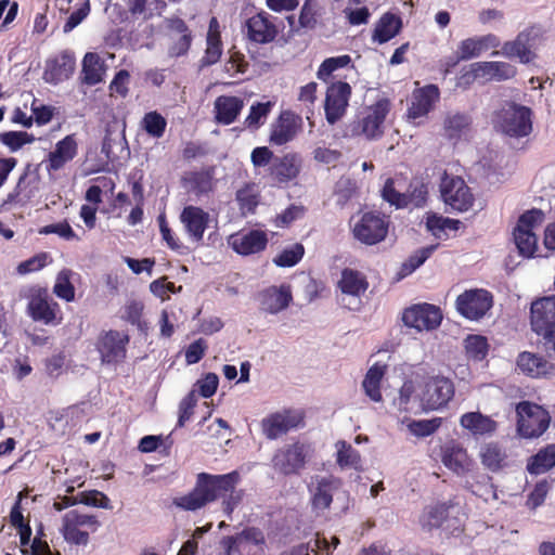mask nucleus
I'll return each mask as SVG.
<instances>
[{"label": "nucleus", "mask_w": 555, "mask_h": 555, "mask_svg": "<svg viewBox=\"0 0 555 555\" xmlns=\"http://www.w3.org/2000/svg\"><path fill=\"white\" fill-rule=\"evenodd\" d=\"M167 127L166 118L158 112L145 113L141 120V128L152 138L159 139L164 135Z\"/></svg>", "instance_id": "obj_48"}, {"label": "nucleus", "mask_w": 555, "mask_h": 555, "mask_svg": "<svg viewBox=\"0 0 555 555\" xmlns=\"http://www.w3.org/2000/svg\"><path fill=\"white\" fill-rule=\"evenodd\" d=\"M221 545L227 555H264L266 539L256 527H247L235 535L224 537Z\"/></svg>", "instance_id": "obj_12"}, {"label": "nucleus", "mask_w": 555, "mask_h": 555, "mask_svg": "<svg viewBox=\"0 0 555 555\" xmlns=\"http://www.w3.org/2000/svg\"><path fill=\"white\" fill-rule=\"evenodd\" d=\"M380 196L385 202L390 206H395L397 209L406 208L404 192H400L396 189V180L393 178L386 179L380 190Z\"/></svg>", "instance_id": "obj_52"}, {"label": "nucleus", "mask_w": 555, "mask_h": 555, "mask_svg": "<svg viewBox=\"0 0 555 555\" xmlns=\"http://www.w3.org/2000/svg\"><path fill=\"white\" fill-rule=\"evenodd\" d=\"M181 182L186 191L194 194L196 197L206 196L216 189V167L206 166L201 169L186 171Z\"/></svg>", "instance_id": "obj_21"}, {"label": "nucleus", "mask_w": 555, "mask_h": 555, "mask_svg": "<svg viewBox=\"0 0 555 555\" xmlns=\"http://www.w3.org/2000/svg\"><path fill=\"white\" fill-rule=\"evenodd\" d=\"M319 13L317 10V4L313 0H306L300 9L299 13V26L304 29H314L318 24Z\"/></svg>", "instance_id": "obj_59"}, {"label": "nucleus", "mask_w": 555, "mask_h": 555, "mask_svg": "<svg viewBox=\"0 0 555 555\" xmlns=\"http://www.w3.org/2000/svg\"><path fill=\"white\" fill-rule=\"evenodd\" d=\"M532 331L543 337V347L550 358L555 359V296L534 300L530 309Z\"/></svg>", "instance_id": "obj_5"}, {"label": "nucleus", "mask_w": 555, "mask_h": 555, "mask_svg": "<svg viewBox=\"0 0 555 555\" xmlns=\"http://www.w3.org/2000/svg\"><path fill=\"white\" fill-rule=\"evenodd\" d=\"M241 479L237 470L221 475L199 473L194 488L188 494L175 498L172 503L183 511L195 512L221 499L222 511L231 518L245 494L243 489H236Z\"/></svg>", "instance_id": "obj_1"}, {"label": "nucleus", "mask_w": 555, "mask_h": 555, "mask_svg": "<svg viewBox=\"0 0 555 555\" xmlns=\"http://www.w3.org/2000/svg\"><path fill=\"white\" fill-rule=\"evenodd\" d=\"M310 453L311 447L308 443L296 441L287 444L275 452L273 468L285 476L296 475L305 467Z\"/></svg>", "instance_id": "obj_16"}, {"label": "nucleus", "mask_w": 555, "mask_h": 555, "mask_svg": "<svg viewBox=\"0 0 555 555\" xmlns=\"http://www.w3.org/2000/svg\"><path fill=\"white\" fill-rule=\"evenodd\" d=\"M197 404V395L195 390H191L179 403V416L177 427H183L194 414Z\"/></svg>", "instance_id": "obj_60"}, {"label": "nucleus", "mask_w": 555, "mask_h": 555, "mask_svg": "<svg viewBox=\"0 0 555 555\" xmlns=\"http://www.w3.org/2000/svg\"><path fill=\"white\" fill-rule=\"evenodd\" d=\"M500 38L494 34H487L479 37L464 39L457 47L456 57L448 63L449 66H455L460 61H467L481 55L489 49L500 47Z\"/></svg>", "instance_id": "obj_22"}, {"label": "nucleus", "mask_w": 555, "mask_h": 555, "mask_svg": "<svg viewBox=\"0 0 555 555\" xmlns=\"http://www.w3.org/2000/svg\"><path fill=\"white\" fill-rule=\"evenodd\" d=\"M474 66H478L479 75L485 82L505 81L517 75L516 66L507 62L483 61L474 63Z\"/></svg>", "instance_id": "obj_33"}, {"label": "nucleus", "mask_w": 555, "mask_h": 555, "mask_svg": "<svg viewBox=\"0 0 555 555\" xmlns=\"http://www.w3.org/2000/svg\"><path fill=\"white\" fill-rule=\"evenodd\" d=\"M389 225V216L377 210H370L359 215V218L354 221L351 231L357 241L372 246L386 238Z\"/></svg>", "instance_id": "obj_9"}, {"label": "nucleus", "mask_w": 555, "mask_h": 555, "mask_svg": "<svg viewBox=\"0 0 555 555\" xmlns=\"http://www.w3.org/2000/svg\"><path fill=\"white\" fill-rule=\"evenodd\" d=\"M385 365L378 363L373 364L366 372L362 382L365 395L374 402H380L383 396L380 392V383L385 375Z\"/></svg>", "instance_id": "obj_42"}, {"label": "nucleus", "mask_w": 555, "mask_h": 555, "mask_svg": "<svg viewBox=\"0 0 555 555\" xmlns=\"http://www.w3.org/2000/svg\"><path fill=\"white\" fill-rule=\"evenodd\" d=\"M21 297L27 300L26 313L34 322L48 326H59L63 323L61 306L53 299L47 287L31 285L23 292Z\"/></svg>", "instance_id": "obj_4"}, {"label": "nucleus", "mask_w": 555, "mask_h": 555, "mask_svg": "<svg viewBox=\"0 0 555 555\" xmlns=\"http://www.w3.org/2000/svg\"><path fill=\"white\" fill-rule=\"evenodd\" d=\"M222 55V41L221 39H206V50L201 59V66L207 67L219 62Z\"/></svg>", "instance_id": "obj_62"}, {"label": "nucleus", "mask_w": 555, "mask_h": 555, "mask_svg": "<svg viewBox=\"0 0 555 555\" xmlns=\"http://www.w3.org/2000/svg\"><path fill=\"white\" fill-rule=\"evenodd\" d=\"M276 18L266 11H260L246 20L244 30L246 38L257 44H267L275 40L279 28L274 21Z\"/></svg>", "instance_id": "obj_20"}, {"label": "nucleus", "mask_w": 555, "mask_h": 555, "mask_svg": "<svg viewBox=\"0 0 555 555\" xmlns=\"http://www.w3.org/2000/svg\"><path fill=\"white\" fill-rule=\"evenodd\" d=\"M351 62V57L348 54L328 57L324 60L319 66L317 76L319 79L326 81L330 76L338 68L347 66Z\"/></svg>", "instance_id": "obj_57"}, {"label": "nucleus", "mask_w": 555, "mask_h": 555, "mask_svg": "<svg viewBox=\"0 0 555 555\" xmlns=\"http://www.w3.org/2000/svg\"><path fill=\"white\" fill-rule=\"evenodd\" d=\"M337 459L336 462L340 467H357L361 461L360 453L353 449L351 444L346 441L337 443Z\"/></svg>", "instance_id": "obj_55"}, {"label": "nucleus", "mask_w": 555, "mask_h": 555, "mask_svg": "<svg viewBox=\"0 0 555 555\" xmlns=\"http://www.w3.org/2000/svg\"><path fill=\"white\" fill-rule=\"evenodd\" d=\"M465 351L469 359L475 361L483 360L489 351L487 338L481 335H468L465 339Z\"/></svg>", "instance_id": "obj_49"}, {"label": "nucleus", "mask_w": 555, "mask_h": 555, "mask_svg": "<svg viewBox=\"0 0 555 555\" xmlns=\"http://www.w3.org/2000/svg\"><path fill=\"white\" fill-rule=\"evenodd\" d=\"M449 508L450 505L447 503H437L429 506L424 513L423 525L429 529L441 527L449 516Z\"/></svg>", "instance_id": "obj_51"}, {"label": "nucleus", "mask_w": 555, "mask_h": 555, "mask_svg": "<svg viewBox=\"0 0 555 555\" xmlns=\"http://www.w3.org/2000/svg\"><path fill=\"white\" fill-rule=\"evenodd\" d=\"M208 346L205 339L198 338L191 343L185 350V362L191 365L199 362L207 350Z\"/></svg>", "instance_id": "obj_64"}, {"label": "nucleus", "mask_w": 555, "mask_h": 555, "mask_svg": "<svg viewBox=\"0 0 555 555\" xmlns=\"http://www.w3.org/2000/svg\"><path fill=\"white\" fill-rule=\"evenodd\" d=\"M460 424L463 428L469 430L474 435L492 434L498 428V423L490 416L480 412H468L461 416Z\"/></svg>", "instance_id": "obj_39"}, {"label": "nucleus", "mask_w": 555, "mask_h": 555, "mask_svg": "<svg viewBox=\"0 0 555 555\" xmlns=\"http://www.w3.org/2000/svg\"><path fill=\"white\" fill-rule=\"evenodd\" d=\"M482 465L492 473L499 472L507 465V454L503 447L496 442L485 444L480 451Z\"/></svg>", "instance_id": "obj_40"}, {"label": "nucleus", "mask_w": 555, "mask_h": 555, "mask_svg": "<svg viewBox=\"0 0 555 555\" xmlns=\"http://www.w3.org/2000/svg\"><path fill=\"white\" fill-rule=\"evenodd\" d=\"M130 337L127 332L116 330L103 331L96 340L95 348L103 364H119L127 357Z\"/></svg>", "instance_id": "obj_14"}, {"label": "nucleus", "mask_w": 555, "mask_h": 555, "mask_svg": "<svg viewBox=\"0 0 555 555\" xmlns=\"http://www.w3.org/2000/svg\"><path fill=\"white\" fill-rule=\"evenodd\" d=\"M530 41V33L521 31L514 40L503 43L502 54L508 59L518 57L521 63L528 64L535 57Z\"/></svg>", "instance_id": "obj_35"}, {"label": "nucleus", "mask_w": 555, "mask_h": 555, "mask_svg": "<svg viewBox=\"0 0 555 555\" xmlns=\"http://www.w3.org/2000/svg\"><path fill=\"white\" fill-rule=\"evenodd\" d=\"M337 286L343 294L360 297L367 291L369 282L362 272L345 268L341 271Z\"/></svg>", "instance_id": "obj_36"}, {"label": "nucleus", "mask_w": 555, "mask_h": 555, "mask_svg": "<svg viewBox=\"0 0 555 555\" xmlns=\"http://www.w3.org/2000/svg\"><path fill=\"white\" fill-rule=\"evenodd\" d=\"M402 21L392 13H385L380 16L373 31V40L378 43H386L395 38L401 30Z\"/></svg>", "instance_id": "obj_38"}, {"label": "nucleus", "mask_w": 555, "mask_h": 555, "mask_svg": "<svg viewBox=\"0 0 555 555\" xmlns=\"http://www.w3.org/2000/svg\"><path fill=\"white\" fill-rule=\"evenodd\" d=\"M434 246L425 247L416 250L409 259L402 264L401 271L404 275L411 274L420 268L431 255Z\"/></svg>", "instance_id": "obj_63"}, {"label": "nucleus", "mask_w": 555, "mask_h": 555, "mask_svg": "<svg viewBox=\"0 0 555 555\" xmlns=\"http://www.w3.org/2000/svg\"><path fill=\"white\" fill-rule=\"evenodd\" d=\"M350 96L351 87L348 82L336 81L327 87L324 112L330 125H335L346 114Z\"/></svg>", "instance_id": "obj_19"}, {"label": "nucleus", "mask_w": 555, "mask_h": 555, "mask_svg": "<svg viewBox=\"0 0 555 555\" xmlns=\"http://www.w3.org/2000/svg\"><path fill=\"white\" fill-rule=\"evenodd\" d=\"M454 384L444 376H430L423 386L421 403L424 411L439 410L454 397Z\"/></svg>", "instance_id": "obj_13"}, {"label": "nucleus", "mask_w": 555, "mask_h": 555, "mask_svg": "<svg viewBox=\"0 0 555 555\" xmlns=\"http://www.w3.org/2000/svg\"><path fill=\"white\" fill-rule=\"evenodd\" d=\"M441 461L447 468L457 475L468 473L473 466V460L468 456L466 449L454 440L441 447Z\"/></svg>", "instance_id": "obj_28"}, {"label": "nucleus", "mask_w": 555, "mask_h": 555, "mask_svg": "<svg viewBox=\"0 0 555 555\" xmlns=\"http://www.w3.org/2000/svg\"><path fill=\"white\" fill-rule=\"evenodd\" d=\"M273 106L274 102L272 101L254 103L249 108V114L244 120L245 128L251 131L258 130L264 125Z\"/></svg>", "instance_id": "obj_44"}, {"label": "nucleus", "mask_w": 555, "mask_h": 555, "mask_svg": "<svg viewBox=\"0 0 555 555\" xmlns=\"http://www.w3.org/2000/svg\"><path fill=\"white\" fill-rule=\"evenodd\" d=\"M75 56L74 53L64 50L60 54L49 57L46 61L43 70V79L51 85H57L67 80L75 70Z\"/></svg>", "instance_id": "obj_23"}, {"label": "nucleus", "mask_w": 555, "mask_h": 555, "mask_svg": "<svg viewBox=\"0 0 555 555\" xmlns=\"http://www.w3.org/2000/svg\"><path fill=\"white\" fill-rule=\"evenodd\" d=\"M455 305L462 317L479 321L493 307V295L483 288L467 289L457 296Z\"/></svg>", "instance_id": "obj_15"}, {"label": "nucleus", "mask_w": 555, "mask_h": 555, "mask_svg": "<svg viewBox=\"0 0 555 555\" xmlns=\"http://www.w3.org/2000/svg\"><path fill=\"white\" fill-rule=\"evenodd\" d=\"M250 162L255 169H264L263 177L273 184H287L300 172L301 160L295 153L274 155L268 146H257L251 151Z\"/></svg>", "instance_id": "obj_2"}, {"label": "nucleus", "mask_w": 555, "mask_h": 555, "mask_svg": "<svg viewBox=\"0 0 555 555\" xmlns=\"http://www.w3.org/2000/svg\"><path fill=\"white\" fill-rule=\"evenodd\" d=\"M439 96L440 91L436 85H427L416 89L413 92L411 105L408 111L409 116L415 119L427 115L434 108Z\"/></svg>", "instance_id": "obj_31"}, {"label": "nucleus", "mask_w": 555, "mask_h": 555, "mask_svg": "<svg viewBox=\"0 0 555 555\" xmlns=\"http://www.w3.org/2000/svg\"><path fill=\"white\" fill-rule=\"evenodd\" d=\"M305 253V246L301 243H295L282 249L272 262L279 268H291L302 260Z\"/></svg>", "instance_id": "obj_46"}, {"label": "nucleus", "mask_w": 555, "mask_h": 555, "mask_svg": "<svg viewBox=\"0 0 555 555\" xmlns=\"http://www.w3.org/2000/svg\"><path fill=\"white\" fill-rule=\"evenodd\" d=\"M79 503L109 509L112 508L111 500L106 494L98 490L82 491L78 493Z\"/></svg>", "instance_id": "obj_61"}, {"label": "nucleus", "mask_w": 555, "mask_h": 555, "mask_svg": "<svg viewBox=\"0 0 555 555\" xmlns=\"http://www.w3.org/2000/svg\"><path fill=\"white\" fill-rule=\"evenodd\" d=\"M302 117L291 111L283 109L270 125L269 143L281 146L293 141L302 129Z\"/></svg>", "instance_id": "obj_18"}, {"label": "nucleus", "mask_w": 555, "mask_h": 555, "mask_svg": "<svg viewBox=\"0 0 555 555\" xmlns=\"http://www.w3.org/2000/svg\"><path fill=\"white\" fill-rule=\"evenodd\" d=\"M106 66L100 55L88 52L82 60L81 81L88 86H95L103 81Z\"/></svg>", "instance_id": "obj_37"}, {"label": "nucleus", "mask_w": 555, "mask_h": 555, "mask_svg": "<svg viewBox=\"0 0 555 555\" xmlns=\"http://www.w3.org/2000/svg\"><path fill=\"white\" fill-rule=\"evenodd\" d=\"M235 198L242 215L247 216L256 211L260 195L254 184H245L236 191Z\"/></svg>", "instance_id": "obj_45"}, {"label": "nucleus", "mask_w": 555, "mask_h": 555, "mask_svg": "<svg viewBox=\"0 0 555 555\" xmlns=\"http://www.w3.org/2000/svg\"><path fill=\"white\" fill-rule=\"evenodd\" d=\"M391 108L388 99L377 100L373 105L365 107L357 118L350 122L349 131L353 137H364L375 140L384 134V122Z\"/></svg>", "instance_id": "obj_6"}, {"label": "nucleus", "mask_w": 555, "mask_h": 555, "mask_svg": "<svg viewBox=\"0 0 555 555\" xmlns=\"http://www.w3.org/2000/svg\"><path fill=\"white\" fill-rule=\"evenodd\" d=\"M157 222L159 225V231L162 234L163 241L166 243L167 247L171 250L183 253L186 249V246L180 241V238L176 235V233L169 227L166 216L160 214L157 217Z\"/></svg>", "instance_id": "obj_53"}, {"label": "nucleus", "mask_w": 555, "mask_h": 555, "mask_svg": "<svg viewBox=\"0 0 555 555\" xmlns=\"http://www.w3.org/2000/svg\"><path fill=\"white\" fill-rule=\"evenodd\" d=\"M95 515L79 513L72 509L63 516L62 534L66 542L75 545H87L90 532H95L100 527Z\"/></svg>", "instance_id": "obj_11"}, {"label": "nucleus", "mask_w": 555, "mask_h": 555, "mask_svg": "<svg viewBox=\"0 0 555 555\" xmlns=\"http://www.w3.org/2000/svg\"><path fill=\"white\" fill-rule=\"evenodd\" d=\"M51 261L52 259L50 255L47 251H41L29 259L20 262L16 267V272L21 275L37 272L48 266Z\"/></svg>", "instance_id": "obj_54"}, {"label": "nucleus", "mask_w": 555, "mask_h": 555, "mask_svg": "<svg viewBox=\"0 0 555 555\" xmlns=\"http://www.w3.org/2000/svg\"><path fill=\"white\" fill-rule=\"evenodd\" d=\"M517 433L526 439L539 438L548 428L551 415L543 406L521 401L516 405Z\"/></svg>", "instance_id": "obj_8"}, {"label": "nucleus", "mask_w": 555, "mask_h": 555, "mask_svg": "<svg viewBox=\"0 0 555 555\" xmlns=\"http://www.w3.org/2000/svg\"><path fill=\"white\" fill-rule=\"evenodd\" d=\"M78 153V144L74 134H68L55 144V149L49 153L46 168L49 172L62 169L73 160Z\"/></svg>", "instance_id": "obj_30"}, {"label": "nucleus", "mask_w": 555, "mask_h": 555, "mask_svg": "<svg viewBox=\"0 0 555 555\" xmlns=\"http://www.w3.org/2000/svg\"><path fill=\"white\" fill-rule=\"evenodd\" d=\"M493 127L511 138L528 137L532 132V111L528 106L505 101L493 113Z\"/></svg>", "instance_id": "obj_3"}, {"label": "nucleus", "mask_w": 555, "mask_h": 555, "mask_svg": "<svg viewBox=\"0 0 555 555\" xmlns=\"http://www.w3.org/2000/svg\"><path fill=\"white\" fill-rule=\"evenodd\" d=\"M441 424V417H434L431 420L411 421L408 428L416 437H427L438 430Z\"/></svg>", "instance_id": "obj_58"}, {"label": "nucleus", "mask_w": 555, "mask_h": 555, "mask_svg": "<svg viewBox=\"0 0 555 555\" xmlns=\"http://www.w3.org/2000/svg\"><path fill=\"white\" fill-rule=\"evenodd\" d=\"M404 197L406 202V207H424L426 205L428 197L427 184L422 179H412L409 183L406 191L404 192Z\"/></svg>", "instance_id": "obj_47"}, {"label": "nucleus", "mask_w": 555, "mask_h": 555, "mask_svg": "<svg viewBox=\"0 0 555 555\" xmlns=\"http://www.w3.org/2000/svg\"><path fill=\"white\" fill-rule=\"evenodd\" d=\"M442 321L441 309L435 305L423 302L404 309L402 322L405 326L421 331H433Z\"/></svg>", "instance_id": "obj_17"}, {"label": "nucleus", "mask_w": 555, "mask_h": 555, "mask_svg": "<svg viewBox=\"0 0 555 555\" xmlns=\"http://www.w3.org/2000/svg\"><path fill=\"white\" fill-rule=\"evenodd\" d=\"M544 221V212L532 208L521 214L513 231L514 243L524 258H533L538 251V237L534 230Z\"/></svg>", "instance_id": "obj_7"}, {"label": "nucleus", "mask_w": 555, "mask_h": 555, "mask_svg": "<svg viewBox=\"0 0 555 555\" xmlns=\"http://www.w3.org/2000/svg\"><path fill=\"white\" fill-rule=\"evenodd\" d=\"M232 249L243 256L258 254L266 249L268 236L261 230H249L246 233H235L229 237Z\"/></svg>", "instance_id": "obj_27"}, {"label": "nucleus", "mask_w": 555, "mask_h": 555, "mask_svg": "<svg viewBox=\"0 0 555 555\" xmlns=\"http://www.w3.org/2000/svg\"><path fill=\"white\" fill-rule=\"evenodd\" d=\"M341 481L335 477H323L318 480L310 499L311 507L315 512H324L331 507L334 493L340 488Z\"/></svg>", "instance_id": "obj_32"}, {"label": "nucleus", "mask_w": 555, "mask_h": 555, "mask_svg": "<svg viewBox=\"0 0 555 555\" xmlns=\"http://www.w3.org/2000/svg\"><path fill=\"white\" fill-rule=\"evenodd\" d=\"M33 134L25 131H7L0 133V142L7 145L12 152L22 149L25 144L34 142Z\"/></svg>", "instance_id": "obj_56"}, {"label": "nucleus", "mask_w": 555, "mask_h": 555, "mask_svg": "<svg viewBox=\"0 0 555 555\" xmlns=\"http://www.w3.org/2000/svg\"><path fill=\"white\" fill-rule=\"evenodd\" d=\"M244 108V100L235 95H219L214 102L215 122L229 126L236 121Z\"/></svg>", "instance_id": "obj_29"}, {"label": "nucleus", "mask_w": 555, "mask_h": 555, "mask_svg": "<svg viewBox=\"0 0 555 555\" xmlns=\"http://www.w3.org/2000/svg\"><path fill=\"white\" fill-rule=\"evenodd\" d=\"M75 287L70 282V271L62 270L57 274L55 284L53 285V294L57 298L70 302L75 300Z\"/></svg>", "instance_id": "obj_50"}, {"label": "nucleus", "mask_w": 555, "mask_h": 555, "mask_svg": "<svg viewBox=\"0 0 555 555\" xmlns=\"http://www.w3.org/2000/svg\"><path fill=\"white\" fill-rule=\"evenodd\" d=\"M472 118L464 113L450 114L444 118V135L450 140L460 139L470 127Z\"/></svg>", "instance_id": "obj_43"}, {"label": "nucleus", "mask_w": 555, "mask_h": 555, "mask_svg": "<svg viewBox=\"0 0 555 555\" xmlns=\"http://www.w3.org/2000/svg\"><path fill=\"white\" fill-rule=\"evenodd\" d=\"M260 309L270 314H278L285 310L293 301L289 284L269 286L258 294Z\"/></svg>", "instance_id": "obj_26"}, {"label": "nucleus", "mask_w": 555, "mask_h": 555, "mask_svg": "<svg viewBox=\"0 0 555 555\" xmlns=\"http://www.w3.org/2000/svg\"><path fill=\"white\" fill-rule=\"evenodd\" d=\"M555 467V443L547 444L532 455L527 463L531 475H541Z\"/></svg>", "instance_id": "obj_41"}, {"label": "nucleus", "mask_w": 555, "mask_h": 555, "mask_svg": "<svg viewBox=\"0 0 555 555\" xmlns=\"http://www.w3.org/2000/svg\"><path fill=\"white\" fill-rule=\"evenodd\" d=\"M516 363L524 374L533 378L546 376L554 370V365L546 359L529 351L520 352Z\"/></svg>", "instance_id": "obj_34"}, {"label": "nucleus", "mask_w": 555, "mask_h": 555, "mask_svg": "<svg viewBox=\"0 0 555 555\" xmlns=\"http://www.w3.org/2000/svg\"><path fill=\"white\" fill-rule=\"evenodd\" d=\"M180 221L190 240L194 243H201L205 231L209 227L210 216L202 207L188 205L180 214Z\"/></svg>", "instance_id": "obj_24"}, {"label": "nucleus", "mask_w": 555, "mask_h": 555, "mask_svg": "<svg viewBox=\"0 0 555 555\" xmlns=\"http://www.w3.org/2000/svg\"><path fill=\"white\" fill-rule=\"evenodd\" d=\"M304 416L291 410L272 413L261 422L262 431L268 439H276L289 429L298 427Z\"/></svg>", "instance_id": "obj_25"}, {"label": "nucleus", "mask_w": 555, "mask_h": 555, "mask_svg": "<svg viewBox=\"0 0 555 555\" xmlns=\"http://www.w3.org/2000/svg\"><path fill=\"white\" fill-rule=\"evenodd\" d=\"M443 203L453 211H468L475 202L470 188L463 178L443 172L439 184Z\"/></svg>", "instance_id": "obj_10"}]
</instances>
